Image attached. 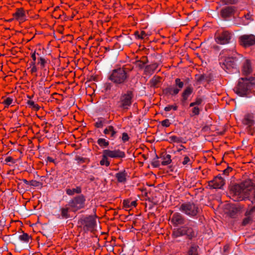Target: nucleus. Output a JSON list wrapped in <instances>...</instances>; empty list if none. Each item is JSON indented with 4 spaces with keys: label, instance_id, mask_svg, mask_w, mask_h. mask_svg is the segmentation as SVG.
I'll use <instances>...</instances> for the list:
<instances>
[{
    "label": "nucleus",
    "instance_id": "nucleus-1",
    "mask_svg": "<svg viewBox=\"0 0 255 255\" xmlns=\"http://www.w3.org/2000/svg\"><path fill=\"white\" fill-rule=\"evenodd\" d=\"M231 191L232 199L235 201L244 200L252 194L254 195V201L255 202V191L253 183L250 180L233 186Z\"/></svg>",
    "mask_w": 255,
    "mask_h": 255
},
{
    "label": "nucleus",
    "instance_id": "nucleus-2",
    "mask_svg": "<svg viewBox=\"0 0 255 255\" xmlns=\"http://www.w3.org/2000/svg\"><path fill=\"white\" fill-rule=\"evenodd\" d=\"M242 57L236 50L232 49H224L220 54V64L223 69L227 72H232L231 69L236 66L238 59Z\"/></svg>",
    "mask_w": 255,
    "mask_h": 255
},
{
    "label": "nucleus",
    "instance_id": "nucleus-3",
    "mask_svg": "<svg viewBox=\"0 0 255 255\" xmlns=\"http://www.w3.org/2000/svg\"><path fill=\"white\" fill-rule=\"evenodd\" d=\"M128 75L125 68H118L111 71L108 79L116 84H123L128 80Z\"/></svg>",
    "mask_w": 255,
    "mask_h": 255
},
{
    "label": "nucleus",
    "instance_id": "nucleus-4",
    "mask_svg": "<svg viewBox=\"0 0 255 255\" xmlns=\"http://www.w3.org/2000/svg\"><path fill=\"white\" fill-rule=\"evenodd\" d=\"M253 86L249 79L241 78L239 79L237 86L235 88V93L240 96H244L248 94Z\"/></svg>",
    "mask_w": 255,
    "mask_h": 255
},
{
    "label": "nucleus",
    "instance_id": "nucleus-5",
    "mask_svg": "<svg viewBox=\"0 0 255 255\" xmlns=\"http://www.w3.org/2000/svg\"><path fill=\"white\" fill-rule=\"evenodd\" d=\"M133 96V93L130 90L123 93L117 103L118 107L124 110L128 109L132 103Z\"/></svg>",
    "mask_w": 255,
    "mask_h": 255
},
{
    "label": "nucleus",
    "instance_id": "nucleus-6",
    "mask_svg": "<svg viewBox=\"0 0 255 255\" xmlns=\"http://www.w3.org/2000/svg\"><path fill=\"white\" fill-rule=\"evenodd\" d=\"M85 202L86 198L85 196L81 194L71 199L68 204L71 207V211L76 212L85 208Z\"/></svg>",
    "mask_w": 255,
    "mask_h": 255
},
{
    "label": "nucleus",
    "instance_id": "nucleus-7",
    "mask_svg": "<svg viewBox=\"0 0 255 255\" xmlns=\"http://www.w3.org/2000/svg\"><path fill=\"white\" fill-rule=\"evenodd\" d=\"M179 210L190 217H194L199 212V208L197 205L192 202H186L181 204Z\"/></svg>",
    "mask_w": 255,
    "mask_h": 255
},
{
    "label": "nucleus",
    "instance_id": "nucleus-8",
    "mask_svg": "<svg viewBox=\"0 0 255 255\" xmlns=\"http://www.w3.org/2000/svg\"><path fill=\"white\" fill-rule=\"evenodd\" d=\"M173 235L176 238L186 235L189 239H192L195 237V234L192 228L189 226L185 225L180 228L174 229Z\"/></svg>",
    "mask_w": 255,
    "mask_h": 255
},
{
    "label": "nucleus",
    "instance_id": "nucleus-9",
    "mask_svg": "<svg viewBox=\"0 0 255 255\" xmlns=\"http://www.w3.org/2000/svg\"><path fill=\"white\" fill-rule=\"evenodd\" d=\"M175 86H170L163 90V93L166 95L171 96L176 95L183 87L184 83L179 78L175 80Z\"/></svg>",
    "mask_w": 255,
    "mask_h": 255
},
{
    "label": "nucleus",
    "instance_id": "nucleus-10",
    "mask_svg": "<svg viewBox=\"0 0 255 255\" xmlns=\"http://www.w3.org/2000/svg\"><path fill=\"white\" fill-rule=\"evenodd\" d=\"M79 223L83 226L84 230L86 231H92L95 228L96 220L93 216H89L81 218Z\"/></svg>",
    "mask_w": 255,
    "mask_h": 255
},
{
    "label": "nucleus",
    "instance_id": "nucleus-11",
    "mask_svg": "<svg viewBox=\"0 0 255 255\" xmlns=\"http://www.w3.org/2000/svg\"><path fill=\"white\" fill-rule=\"evenodd\" d=\"M232 34L228 31L218 32L215 34V41L219 44H226L230 42Z\"/></svg>",
    "mask_w": 255,
    "mask_h": 255
},
{
    "label": "nucleus",
    "instance_id": "nucleus-12",
    "mask_svg": "<svg viewBox=\"0 0 255 255\" xmlns=\"http://www.w3.org/2000/svg\"><path fill=\"white\" fill-rule=\"evenodd\" d=\"M239 42L244 47H249L255 44V36L253 34H244L240 36Z\"/></svg>",
    "mask_w": 255,
    "mask_h": 255
},
{
    "label": "nucleus",
    "instance_id": "nucleus-13",
    "mask_svg": "<svg viewBox=\"0 0 255 255\" xmlns=\"http://www.w3.org/2000/svg\"><path fill=\"white\" fill-rule=\"evenodd\" d=\"M224 184L225 180L220 175L217 176L209 182V186L214 189H221Z\"/></svg>",
    "mask_w": 255,
    "mask_h": 255
},
{
    "label": "nucleus",
    "instance_id": "nucleus-14",
    "mask_svg": "<svg viewBox=\"0 0 255 255\" xmlns=\"http://www.w3.org/2000/svg\"><path fill=\"white\" fill-rule=\"evenodd\" d=\"M103 152L108 157L112 158H121L125 157V152L119 149L114 150L105 149Z\"/></svg>",
    "mask_w": 255,
    "mask_h": 255
},
{
    "label": "nucleus",
    "instance_id": "nucleus-15",
    "mask_svg": "<svg viewBox=\"0 0 255 255\" xmlns=\"http://www.w3.org/2000/svg\"><path fill=\"white\" fill-rule=\"evenodd\" d=\"M48 60L45 58L39 56L37 58V65L40 66V68L43 71L42 73L44 76L47 75L49 73V70L46 68V65L47 64Z\"/></svg>",
    "mask_w": 255,
    "mask_h": 255
},
{
    "label": "nucleus",
    "instance_id": "nucleus-16",
    "mask_svg": "<svg viewBox=\"0 0 255 255\" xmlns=\"http://www.w3.org/2000/svg\"><path fill=\"white\" fill-rule=\"evenodd\" d=\"M184 222V218L180 213L177 212L174 213L171 219V222L175 226L183 225Z\"/></svg>",
    "mask_w": 255,
    "mask_h": 255
},
{
    "label": "nucleus",
    "instance_id": "nucleus-17",
    "mask_svg": "<svg viewBox=\"0 0 255 255\" xmlns=\"http://www.w3.org/2000/svg\"><path fill=\"white\" fill-rule=\"evenodd\" d=\"M236 10L237 9L235 6H227L221 10V14L223 18H226L233 15Z\"/></svg>",
    "mask_w": 255,
    "mask_h": 255
},
{
    "label": "nucleus",
    "instance_id": "nucleus-18",
    "mask_svg": "<svg viewBox=\"0 0 255 255\" xmlns=\"http://www.w3.org/2000/svg\"><path fill=\"white\" fill-rule=\"evenodd\" d=\"M70 212H72L71 210V207L69 206V204H68L60 209V214L59 217H60L62 219L69 218H70Z\"/></svg>",
    "mask_w": 255,
    "mask_h": 255
},
{
    "label": "nucleus",
    "instance_id": "nucleus-19",
    "mask_svg": "<svg viewBox=\"0 0 255 255\" xmlns=\"http://www.w3.org/2000/svg\"><path fill=\"white\" fill-rule=\"evenodd\" d=\"M243 124L250 128L255 124V117L252 114H247L245 115L243 120Z\"/></svg>",
    "mask_w": 255,
    "mask_h": 255
},
{
    "label": "nucleus",
    "instance_id": "nucleus-20",
    "mask_svg": "<svg viewBox=\"0 0 255 255\" xmlns=\"http://www.w3.org/2000/svg\"><path fill=\"white\" fill-rule=\"evenodd\" d=\"M253 71L251 62L249 59H246L243 66L242 72L243 74L248 75L252 73Z\"/></svg>",
    "mask_w": 255,
    "mask_h": 255
},
{
    "label": "nucleus",
    "instance_id": "nucleus-21",
    "mask_svg": "<svg viewBox=\"0 0 255 255\" xmlns=\"http://www.w3.org/2000/svg\"><path fill=\"white\" fill-rule=\"evenodd\" d=\"M117 130L112 126L107 127L104 130V133L106 135H110V138L113 139L116 138Z\"/></svg>",
    "mask_w": 255,
    "mask_h": 255
},
{
    "label": "nucleus",
    "instance_id": "nucleus-22",
    "mask_svg": "<svg viewBox=\"0 0 255 255\" xmlns=\"http://www.w3.org/2000/svg\"><path fill=\"white\" fill-rule=\"evenodd\" d=\"M15 19L23 21L24 20L25 13L22 8L17 9L16 11L13 14Z\"/></svg>",
    "mask_w": 255,
    "mask_h": 255
},
{
    "label": "nucleus",
    "instance_id": "nucleus-23",
    "mask_svg": "<svg viewBox=\"0 0 255 255\" xmlns=\"http://www.w3.org/2000/svg\"><path fill=\"white\" fill-rule=\"evenodd\" d=\"M124 207L126 209H131L136 206V201L125 200L123 202Z\"/></svg>",
    "mask_w": 255,
    "mask_h": 255
},
{
    "label": "nucleus",
    "instance_id": "nucleus-24",
    "mask_svg": "<svg viewBox=\"0 0 255 255\" xmlns=\"http://www.w3.org/2000/svg\"><path fill=\"white\" fill-rule=\"evenodd\" d=\"M193 92V88L190 86L187 87L183 91L182 94L183 101H186L189 96Z\"/></svg>",
    "mask_w": 255,
    "mask_h": 255
},
{
    "label": "nucleus",
    "instance_id": "nucleus-25",
    "mask_svg": "<svg viewBox=\"0 0 255 255\" xmlns=\"http://www.w3.org/2000/svg\"><path fill=\"white\" fill-rule=\"evenodd\" d=\"M127 173L125 171H121L116 174L118 181L120 182H124L126 180Z\"/></svg>",
    "mask_w": 255,
    "mask_h": 255
},
{
    "label": "nucleus",
    "instance_id": "nucleus-26",
    "mask_svg": "<svg viewBox=\"0 0 255 255\" xmlns=\"http://www.w3.org/2000/svg\"><path fill=\"white\" fill-rule=\"evenodd\" d=\"M82 190L80 187H77L73 189H67L66 190L67 194L70 196L73 195L75 193L80 194Z\"/></svg>",
    "mask_w": 255,
    "mask_h": 255
},
{
    "label": "nucleus",
    "instance_id": "nucleus-27",
    "mask_svg": "<svg viewBox=\"0 0 255 255\" xmlns=\"http://www.w3.org/2000/svg\"><path fill=\"white\" fill-rule=\"evenodd\" d=\"M108 158L109 157L103 151L102 159L100 161V165L102 166L105 165L106 166L108 167L110 164V162Z\"/></svg>",
    "mask_w": 255,
    "mask_h": 255
},
{
    "label": "nucleus",
    "instance_id": "nucleus-28",
    "mask_svg": "<svg viewBox=\"0 0 255 255\" xmlns=\"http://www.w3.org/2000/svg\"><path fill=\"white\" fill-rule=\"evenodd\" d=\"M97 143L102 148H106L109 145V142L105 138H100L97 140Z\"/></svg>",
    "mask_w": 255,
    "mask_h": 255
},
{
    "label": "nucleus",
    "instance_id": "nucleus-29",
    "mask_svg": "<svg viewBox=\"0 0 255 255\" xmlns=\"http://www.w3.org/2000/svg\"><path fill=\"white\" fill-rule=\"evenodd\" d=\"M168 141L171 143H180L182 141V137H178L175 135H172L169 137Z\"/></svg>",
    "mask_w": 255,
    "mask_h": 255
},
{
    "label": "nucleus",
    "instance_id": "nucleus-30",
    "mask_svg": "<svg viewBox=\"0 0 255 255\" xmlns=\"http://www.w3.org/2000/svg\"><path fill=\"white\" fill-rule=\"evenodd\" d=\"M171 162V156L169 154H165L162 157V161L161 164L162 165H167L170 164Z\"/></svg>",
    "mask_w": 255,
    "mask_h": 255
},
{
    "label": "nucleus",
    "instance_id": "nucleus-31",
    "mask_svg": "<svg viewBox=\"0 0 255 255\" xmlns=\"http://www.w3.org/2000/svg\"><path fill=\"white\" fill-rule=\"evenodd\" d=\"M161 78L159 77H154L150 81V86L152 87H157L160 82Z\"/></svg>",
    "mask_w": 255,
    "mask_h": 255
},
{
    "label": "nucleus",
    "instance_id": "nucleus-32",
    "mask_svg": "<svg viewBox=\"0 0 255 255\" xmlns=\"http://www.w3.org/2000/svg\"><path fill=\"white\" fill-rule=\"evenodd\" d=\"M134 35L136 38L138 39H143L145 38H148V35L144 31H141L140 32L137 31H135Z\"/></svg>",
    "mask_w": 255,
    "mask_h": 255
},
{
    "label": "nucleus",
    "instance_id": "nucleus-33",
    "mask_svg": "<svg viewBox=\"0 0 255 255\" xmlns=\"http://www.w3.org/2000/svg\"><path fill=\"white\" fill-rule=\"evenodd\" d=\"M198 247L197 246L195 245H192L188 251V255H198Z\"/></svg>",
    "mask_w": 255,
    "mask_h": 255
},
{
    "label": "nucleus",
    "instance_id": "nucleus-34",
    "mask_svg": "<svg viewBox=\"0 0 255 255\" xmlns=\"http://www.w3.org/2000/svg\"><path fill=\"white\" fill-rule=\"evenodd\" d=\"M106 120L103 118H100L98 119L97 122L95 124V126L97 128H102L105 124Z\"/></svg>",
    "mask_w": 255,
    "mask_h": 255
},
{
    "label": "nucleus",
    "instance_id": "nucleus-35",
    "mask_svg": "<svg viewBox=\"0 0 255 255\" xmlns=\"http://www.w3.org/2000/svg\"><path fill=\"white\" fill-rule=\"evenodd\" d=\"M251 19V15L250 13H247L245 14L244 17L242 19V22H240L241 24L243 25H247L249 23L250 20Z\"/></svg>",
    "mask_w": 255,
    "mask_h": 255
},
{
    "label": "nucleus",
    "instance_id": "nucleus-36",
    "mask_svg": "<svg viewBox=\"0 0 255 255\" xmlns=\"http://www.w3.org/2000/svg\"><path fill=\"white\" fill-rule=\"evenodd\" d=\"M13 101V100L12 98L7 97L2 102V104L4 105V108H7L11 104H12Z\"/></svg>",
    "mask_w": 255,
    "mask_h": 255
},
{
    "label": "nucleus",
    "instance_id": "nucleus-37",
    "mask_svg": "<svg viewBox=\"0 0 255 255\" xmlns=\"http://www.w3.org/2000/svg\"><path fill=\"white\" fill-rule=\"evenodd\" d=\"M19 239L24 243H28L30 239V237L26 233H23V234L19 236Z\"/></svg>",
    "mask_w": 255,
    "mask_h": 255
},
{
    "label": "nucleus",
    "instance_id": "nucleus-38",
    "mask_svg": "<svg viewBox=\"0 0 255 255\" xmlns=\"http://www.w3.org/2000/svg\"><path fill=\"white\" fill-rule=\"evenodd\" d=\"M171 110L176 111L177 110V106L176 105H168L164 108V111L166 112H169Z\"/></svg>",
    "mask_w": 255,
    "mask_h": 255
},
{
    "label": "nucleus",
    "instance_id": "nucleus-39",
    "mask_svg": "<svg viewBox=\"0 0 255 255\" xmlns=\"http://www.w3.org/2000/svg\"><path fill=\"white\" fill-rule=\"evenodd\" d=\"M200 113V110L198 107H194L192 111V114H191V116H193L195 115H198Z\"/></svg>",
    "mask_w": 255,
    "mask_h": 255
},
{
    "label": "nucleus",
    "instance_id": "nucleus-40",
    "mask_svg": "<svg viewBox=\"0 0 255 255\" xmlns=\"http://www.w3.org/2000/svg\"><path fill=\"white\" fill-rule=\"evenodd\" d=\"M255 212V206H254L250 209H248L246 212V216H251L252 213Z\"/></svg>",
    "mask_w": 255,
    "mask_h": 255
},
{
    "label": "nucleus",
    "instance_id": "nucleus-41",
    "mask_svg": "<svg viewBox=\"0 0 255 255\" xmlns=\"http://www.w3.org/2000/svg\"><path fill=\"white\" fill-rule=\"evenodd\" d=\"M27 104L29 106L32 107L33 108H34L37 110H38L39 108L38 105L37 104H36L34 103V102L33 101H30V100L28 101Z\"/></svg>",
    "mask_w": 255,
    "mask_h": 255
},
{
    "label": "nucleus",
    "instance_id": "nucleus-42",
    "mask_svg": "<svg viewBox=\"0 0 255 255\" xmlns=\"http://www.w3.org/2000/svg\"><path fill=\"white\" fill-rule=\"evenodd\" d=\"M170 124L168 119H165L161 122V125L165 127H169Z\"/></svg>",
    "mask_w": 255,
    "mask_h": 255
},
{
    "label": "nucleus",
    "instance_id": "nucleus-43",
    "mask_svg": "<svg viewBox=\"0 0 255 255\" xmlns=\"http://www.w3.org/2000/svg\"><path fill=\"white\" fill-rule=\"evenodd\" d=\"M5 162L6 163L8 162H11L12 164H14L15 163L16 161L15 159H14L11 156H8L5 158L4 160Z\"/></svg>",
    "mask_w": 255,
    "mask_h": 255
},
{
    "label": "nucleus",
    "instance_id": "nucleus-44",
    "mask_svg": "<svg viewBox=\"0 0 255 255\" xmlns=\"http://www.w3.org/2000/svg\"><path fill=\"white\" fill-rule=\"evenodd\" d=\"M251 220L252 219L250 217V216H247V217L245 218L243 221V225L244 226L247 225L250 222Z\"/></svg>",
    "mask_w": 255,
    "mask_h": 255
},
{
    "label": "nucleus",
    "instance_id": "nucleus-45",
    "mask_svg": "<svg viewBox=\"0 0 255 255\" xmlns=\"http://www.w3.org/2000/svg\"><path fill=\"white\" fill-rule=\"evenodd\" d=\"M182 164L183 165H186L187 164H191V160L189 157L187 156H185L184 158L183 161H182Z\"/></svg>",
    "mask_w": 255,
    "mask_h": 255
},
{
    "label": "nucleus",
    "instance_id": "nucleus-46",
    "mask_svg": "<svg viewBox=\"0 0 255 255\" xmlns=\"http://www.w3.org/2000/svg\"><path fill=\"white\" fill-rule=\"evenodd\" d=\"M128 139H129V137H128V134L126 132H124L122 134L123 141L125 142L128 141Z\"/></svg>",
    "mask_w": 255,
    "mask_h": 255
},
{
    "label": "nucleus",
    "instance_id": "nucleus-47",
    "mask_svg": "<svg viewBox=\"0 0 255 255\" xmlns=\"http://www.w3.org/2000/svg\"><path fill=\"white\" fill-rule=\"evenodd\" d=\"M40 56V55L38 53H36L35 52H34L32 53L31 57L32 58V61H35L36 60V59L39 57Z\"/></svg>",
    "mask_w": 255,
    "mask_h": 255
},
{
    "label": "nucleus",
    "instance_id": "nucleus-48",
    "mask_svg": "<svg viewBox=\"0 0 255 255\" xmlns=\"http://www.w3.org/2000/svg\"><path fill=\"white\" fill-rule=\"evenodd\" d=\"M145 62L142 61H137L136 62V65L137 66H138L140 68H143L144 67Z\"/></svg>",
    "mask_w": 255,
    "mask_h": 255
},
{
    "label": "nucleus",
    "instance_id": "nucleus-49",
    "mask_svg": "<svg viewBox=\"0 0 255 255\" xmlns=\"http://www.w3.org/2000/svg\"><path fill=\"white\" fill-rule=\"evenodd\" d=\"M30 68L31 73H34L37 72L38 69L36 66L30 67Z\"/></svg>",
    "mask_w": 255,
    "mask_h": 255
},
{
    "label": "nucleus",
    "instance_id": "nucleus-50",
    "mask_svg": "<svg viewBox=\"0 0 255 255\" xmlns=\"http://www.w3.org/2000/svg\"><path fill=\"white\" fill-rule=\"evenodd\" d=\"M202 102V100L200 98L197 99L195 101L196 105H200Z\"/></svg>",
    "mask_w": 255,
    "mask_h": 255
},
{
    "label": "nucleus",
    "instance_id": "nucleus-51",
    "mask_svg": "<svg viewBox=\"0 0 255 255\" xmlns=\"http://www.w3.org/2000/svg\"><path fill=\"white\" fill-rule=\"evenodd\" d=\"M225 3H233L237 1V0H223Z\"/></svg>",
    "mask_w": 255,
    "mask_h": 255
},
{
    "label": "nucleus",
    "instance_id": "nucleus-52",
    "mask_svg": "<svg viewBox=\"0 0 255 255\" xmlns=\"http://www.w3.org/2000/svg\"><path fill=\"white\" fill-rule=\"evenodd\" d=\"M47 161L50 162H53L55 163V160L52 158L51 157L48 156L47 158Z\"/></svg>",
    "mask_w": 255,
    "mask_h": 255
},
{
    "label": "nucleus",
    "instance_id": "nucleus-53",
    "mask_svg": "<svg viewBox=\"0 0 255 255\" xmlns=\"http://www.w3.org/2000/svg\"><path fill=\"white\" fill-rule=\"evenodd\" d=\"M36 63L35 61H32L30 63V67L36 66Z\"/></svg>",
    "mask_w": 255,
    "mask_h": 255
},
{
    "label": "nucleus",
    "instance_id": "nucleus-54",
    "mask_svg": "<svg viewBox=\"0 0 255 255\" xmlns=\"http://www.w3.org/2000/svg\"><path fill=\"white\" fill-rule=\"evenodd\" d=\"M231 170H232V168H227L226 169H225V170L224 171V174L228 173H229V172H230Z\"/></svg>",
    "mask_w": 255,
    "mask_h": 255
},
{
    "label": "nucleus",
    "instance_id": "nucleus-55",
    "mask_svg": "<svg viewBox=\"0 0 255 255\" xmlns=\"http://www.w3.org/2000/svg\"><path fill=\"white\" fill-rule=\"evenodd\" d=\"M228 249H229V246L226 245V246H224V250L225 252H227L228 251Z\"/></svg>",
    "mask_w": 255,
    "mask_h": 255
},
{
    "label": "nucleus",
    "instance_id": "nucleus-56",
    "mask_svg": "<svg viewBox=\"0 0 255 255\" xmlns=\"http://www.w3.org/2000/svg\"><path fill=\"white\" fill-rule=\"evenodd\" d=\"M195 106H196L195 103V102H194L191 103L190 104V107H194Z\"/></svg>",
    "mask_w": 255,
    "mask_h": 255
},
{
    "label": "nucleus",
    "instance_id": "nucleus-57",
    "mask_svg": "<svg viewBox=\"0 0 255 255\" xmlns=\"http://www.w3.org/2000/svg\"><path fill=\"white\" fill-rule=\"evenodd\" d=\"M182 148H179L177 151L179 152L182 150Z\"/></svg>",
    "mask_w": 255,
    "mask_h": 255
},
{
    "label": "nucleus",
    "instance_id": "nucleus-58",
    "mask_svg": "<svg viewBox=\"0 0 255 255\" xmlns=\"http://www.w3.org/2000/svg\"><path fill=\"white\" fill-rule=\"evenodd\" d=\"M180 146H181V147H182V148H185V147H184V146L183 145H181Z\"/></svg>",
    "mask_w": 255,
    "mask_h": 255
}]
</instances>
